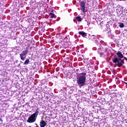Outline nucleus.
Returning <instances> with one entry per match:
<instances>
[{"label":"nucleus","mask_w":127,"mask_h":127,"mask_svg":"<svg viewBox=\"0 0 127 127\" xmlns=\"http://www.w3.org/2000/svg\"><path fill=\"white\" fill-rule=\"evenodd\" d=\"M79 34L82 36H87V34L85 32H79Z\"/></svg>","instance_id":"1a4fd4ad"},{"label":"nucleus","mask_w":127,"mask_h":127,"mask_svg":"<svg viewBox=\"0 0 127 127\" xmlns=\"http://www.w3.org/2000/svg\"><path fill=\"white\" fill-rule=\"evenodd\" d=\"M47 124H46V122L43 120H42L40 123V127H46Z\"/></svg>","instance_id":"0eeeda50"},{"label":"nucleus","mask_w":127,"mask_h":127,"mask_svg":"<svg viewBox=\"0 0 127 127\" xmlns=\"http://www.w3.org/2000/svg\"><path fill=\"white\" fill-rule=\"evenodd\" d=\"M39 112L38 108H37L36 112L28 118L27 122L29 124L35 123V122H36V118H37V116H38Z\"/></svg>","instance_id":"f03ea898"},{"label":"nucleus","mask_w":127,"mask_h":127,"mask_svg":"<svg viewBox=\"0 0 127 127\" xmlns=\"http://www.w3.org/2000/svg\"><path fill=\"white\" fill-rule=\"evenodd\" d=\"M18 67H20V64L18 65Z\"/></svg>","instance_id":"f3484780"},{"label":"nucleus","mask_w":127,"mask_h":127,"mask_svg":"<svg viewBox=\"0 0 127 127\" xmlns=\"http://www.w3.org/2000/svg\"><path fill=\"white\" fill-rule=\"evenodd\" d=\"M76 20L78 21V22H80V21H82V18H81L80 16H77L75 17Z\"/></svg>","instance_id":"9d476101"},{"label":"nucleus","mask_w":127,"mask_h":127,"mask_svg":"<svg viewBox=\"0 0 127 127\" xmlns=\"http://www.w3.org/2000/svg\"><path fill=\"white\" fill-rule=\"evenodd\" d=\"M117 55L118 57H119V58H120V59H121L122 58H124V59H125L126 60V61H127V58L126 57H124V55H123V54L122 53H121L120 52H118L117 53Z\"/></svg>","instance_id":"423d86ee"},{"label":"nucleus","mask_w":127,"mask_h":127,"mask_svg":"<svg viewBox=\"0 0 127 127\" xmlns=\"http://www.w3.org/2000/svg\"><path fill=\"white\" fill-rule=\"evenodd\" d=\"M49 15L50 16V18H55L56 17V15H55V14L52 12L50 13Z\"/></svg>","instance_id":"6e6552de"},{"label":"nucleus","mask_w":127,"mask_h":127,"mask_svg":"<svg viewBox=\"0 0 127 127\" xmlns=\"http://www.w3.org/2000/svg\"><path fill=\"white\" fill-rule=\"evenodd\" d=\"M80 5L81 7L82 12H83V13H86V5L85 4V2L84 1H82L80 2Z\"/></svg>","instance_id":"39448f33"},{"label":"nucleus","mask_w":127,"mask_h":127,"mask_svg":"<svg viewBox=\"0 0 127 127\" xmlns=\"http://www.w3.org/2000/svg\"><path fill=\"white\" fill-rule=\"evenodd\" d=\"M52 11H53V10H52Z\"/></svg>","instance_id":"6ab92c4d"},{"label":"nucleus","mask_w":127,"mask_h":127,"mask_svg":"<svg viewBox=\"0 0 127 127\" xmlns=\"http://www.w3.org/2000/svg\"><path fill=\"white\" fill-rule=\"evenodd\" d=\"M77 82L78 86L80 87H83L86 83V73H79L78 75H77Z\"/></svg>","instance_id":"f257e3e1"},{"label":"nucleus","mask_w":127,"mask_h":127,"mask_svg":"<svg viewBox=\"0 0 127 127\" xmlns=\"http://www.w3.org/2000/svg\"><path fill=\"white\" fill-rule=\"evenodd\" d=\"M112 61L113 63H115L116 66H118V67H122L125 64V62L121 59H118L117 57H114V59H112Z\"/></svg>","instance_id":"7ed1b4c3"},{"label":"nucleus","mask_w":127,"mask_h":127,"mask_svg":"<svg viewBox=\"0 0 127 127\" xmlns=\"http://www.w3.org/2000/svg\"><path fill=\"white\" fill-rule=\"evenodd\" d=\"M64 47H69V44L67 42H64Z\"/></svg>","instance_id":"f8f14e48"},{"label":"nucleus","mask_w":127,"mask_h":127,"mask_svg":"<svg viewBox=\"0 0 127 127\" xmlns=\"http://www.w3.org/2000/svg\"><path fill=\"white\" fill-rule=\"evenodd\" d=\"M0 122L1 123H2V120L1 119H0Z\"/></svg>","instance_id":"dca6fc26"},{"label":"nucleus","mask_w":127,"mask_h":127,"mask_svg":"<svg viewBox=\"0 0 127 127\" xmlns=\"http://www.w3.org/2000/svg\"><path fill=\"white\" fill-rule=\"evenodd\" d=\"M72 3H73V4H75V3H76V0H73L72 1Z\"/></svg>","instance_id":"2eb2a0df"},{"label":"nucleus","mask_w":127,"mask_h":127,"mask_svg":"<svg viewBox=\"0 0 127 127\" xmlns=\"http://www.w3.org/2000/svg\"><path fill=\"white\" fill-rule=\"evenodd\" d=\"M29 52V50H28V48H26V49L24 51H23L22 53L20 54L21 60H23V61H24V59H25L26 57H24L23 56H25V55H26V54H27V53H28Z\"/></svg>","instance_id":"20e7f679"},{"label":"nucleus","mask_w":127,"mask_h":127,"mask_svg":"<svg viewBox=\"0 0 127 127\" xmlns=\"http://www.w3.org/2000/svg\"><path fill=\"white\" fill-rule=\"evenodd\" d=\"M92 37H94V38L95 39H96V38H97V36H96V35H92Z\"/></svg>","instance_id":"4468645a"},{"label":"nucleus","mask_w":127,"mask_h":127,"mask_svg":"<svg viewBox=\"0 0 127 127\" xmlns=\"http://www.w3.org/2000/svg\"><path fill=\"white\" fill-rule=\"evenodd\" d=\"M29 64V59H27L24 63V65H28Z\"/></svg>","instance_id":"9b49d317"},{"label":"nucleus","mask_w":127,"mask_h":127,"mask_svg":"<svg viewBox=\"0 0 127 127\" xmlns=\"http://www.w3.org/2000/svg\"><path fill=\"white\" fill-rule=\"evenodd\" d=\"M125 84L127 86V82H124Z\"/></svg>","instance_id":"a211bd4d"},{"label":"nucleus","mask_w":127,"mask_h":127,"mask_svg":"<svg viewBox=\"0 0 127 127\" xmlns=\"http://www.w3.org/2000/svg\"><path fill=\"white\" fill-rule=\"evenodd\" d=\"M119 26L121 27V28H124V27H125V25L122 23L119 25Z\"/></svg>","instance_id":"ddd939ff"}]
</instances>
